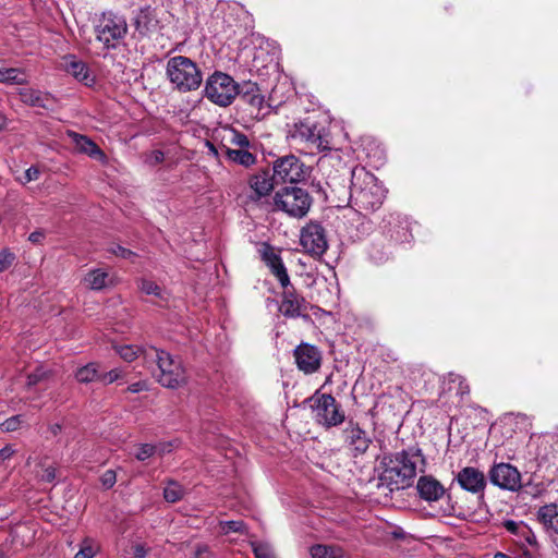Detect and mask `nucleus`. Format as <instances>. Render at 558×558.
Wrapping results in <instances>:
<instances>
[{"label": "nucleus", "instance_id": "48", "mask_svg": "<svg viewBox=\"0 0 558 558\" xmlns=\"http://www.w3.org/2000/svg\"><path fill=\"white\" fill-rule=\"evenodd\" d=\"M15 450L11 445H7L0 449V462H4L7 459L11 458Z\"/></svg>", "mask_w": 558, "mask_h": 558}, {"label": "nucleus", "instance_id": "27", "mask_svg": "<svg viewBox=\"0 0 558 558\" xmlns=\"http://www.w3.org/2000/svg\"><path fill=\"white\" fill-rule=\"evenodd\" d=\"M222 151L229 160L244 167H251L256 162V157L245 148L233 149L227 147V149Z\"/></svg>", "mask_w": 558, "mask_h": 558}, {"label": "nucleus", "instance_id": "2", "mask_svg": "<svg viewBox=\"0 0 558 558\" xmlns=\"http://www.w3.org/2000/svg\"><path fill=\"white\" fill-rule=\"evenodd\" d=\"M350 198L360 209L375 210L385 198V189L365 168L352 170Z\"/></svg>", "mask_w": 558, "mask_h": 558}, {"label": "nucleus", "instance_id": "58", "mask_svg": "<svg viewBox=\"0 0 558 558\" xmlns=\"http://www.w3.org/2000/svg\"><path fill=\"white\" fill-rule=\"evenodd\" d=\"M60 428H61V427H60V425H58V424H57V425H54V426H52V433L56 435V434L60 430Z\"/></svg>", "mask_w": 558, "mask_h": 558}, {"label": "nucleus", "instance_id": "28", "mask_svg": "<svg viewBox=\"0 0 558 558\" xmlns=\"http://www.w3.org/2000/svg\"><path fill=\"white\" fill-rule=\"evenodd\" d=\"M312 558H344L343 550L337 546L315 545L311 548Z\"/></svg>", "mask_w": 558, "mask_h": 558}, {"label": "nucleus", "instance_id": "25", "mask_svg": "<svg viewBox=\"0 0 558 558\" xmlns=\"http://www.w3.org/2000/svg\"><path fill=\"white\" fill-rule=\"evenodd\" d=\"M136 31L142 35H148L157 29L158 21L150 8L141 9L134 20Z\"/></svg>", "mask_w": 558, "mask_h": 558}, {"label": "nucleus", "instance_id": "40", "mask_svg": "<svg viewBox=\"0 0 558 558\" xmlns=\"http://www.w3.org/2000/svg\"><path fill=\"white\" fill-rule=\"evenodd\" d=\"M48 376V371L43 366H38L33 373L27 376V386L32 387L43 381Z\"/></svg>", "mask_w": 558, "mask_h": 558}, {"label": "nucleus", "instance_id": "31", "mask_svg": "<svg viewBox=\"0 0 558 558\" xmlns=\"http://www.w3.org/2000/svg\"><path fill=\"white\" fill-rule=\"evenodd\" d=\"M20 96L23 102L31 105V106H37V107H45L44 105V96L40 92L33 89V88H23L20 90Z\"/></svg>", "mask_w": 558, "mask_h": 558}, {"label": "nucleus", "instance_id": "9", "mask_svg": "<svg viewBox=\"0 0 558 558\" xmlns=\"http://www.w3.org/2000/svg\"><path fill=\"white\" fill-rule=\"evenodd\" d=\"M290 136L294 143L303 145V149L311 155L327 148V142L323 138L320 130L308 120L295 123Z\"/></svg>", "mask_w": 558, "mask_h": 558}, {"label": "nucleus", "instance_id": "43", "mask_svg": "<svg viewBox=\"0 0 558 558\" xmlns=\"http://www.w3.org/2000/svg\"><path fill=\"white\" fill-rule=\"evenodd\" d=\"M101 485L109 489L111 488L116 482H117V474L113 470H107L100 477Z\"/></svg>", "mask_w": 558, "mask_h": 558}, {"label": "nucleus", "instance_id": "57", "mask_svg": "<svg viewBox=\"0 0 558 558\" xmlns=\"http://www.w3.org/2000/svg\"><path fill=\"white\" fill-rule=\"evenodd\" d=\"M7 125V119L3 114L0 113V130L4 129Z\"/></svg>", "mask_w": 558, "mask_h": 558}, {"label": "nucleus", "instance_id": "7", "mask_svg": "<svg viewBox=\"0 0 558 558\" xmlns=\"http://www.w3.org/2000/svg\"><path fill=\"white\" fill-rule=\"evenodd\" d=\"M96 39L105 48H116L128 33V24L122 15L104 12L95 25Z\"/></svg>", "mask_w": 558, "mask_h": 558}, {"label": "nucleus", "instance_id": "21", "mask_svg": "<svg viewBox=\"0 0 558 558\" xmlns=\"http://www.w3.org/2000/svg\"><path fill=\"white\" fill-rule=\"evenodd\" d=\"M83 283L90 290L101 291L117 284L116 277L102 268L90 269L83 278Z\"/></svg>", "mask_w": 558, "mask_h": 558}, {"label": "nucleus", "instance_id": "45", "mask_svg": "<svg viewBox=\"0 0 558 558\" xmlns=\"http://www.w3.org/2000/svg\"><path fill=\"white\" fill-rule=\"evenodd\" d=\"M39 175H40V170L38 167L36 166H32L29 167L25 173H24V179L22 180V183L26 184V183H29L32 181H36L39 179Z\"/></svg>", "mask_w": 558, "mask_h": 558}, {"label": "nucleus", "instance_id": "3", "mask_svg": "<svg viewBox=\"0 0 558 558\" xmlns=\"http://www.w3.org/2000/svg\"><path fill=\"white\" fill-rule=\"evenodd\" d=\"M166 74L173 88L182 93L198 89L203 82L202 71L197 64L184 56L171 57L167 61Z\"/></svg>", "mask_w": 558, "mask_h": 558}, {"label": "nucleus", "instance_id": "15", "mask_svg": "<svg viewBox=\"0 0 558 558\" xmlns=\"http://www.w3.org/2000/svg\"><path fill=\"white\" fill-rule=\"evenodd\" d=\"M454 480L463 490L475 495L483 494L487 484L485 474L474 466L461 469Z\"/></svg>", "mask_w": 558, "mask_h": 558}, {"label": "nucleus", "instance_id": "47", "mask_svg": "<svg viewBox=\"0 0 558 558\" xmlns=\"http://www.w3.org/2000/svg\"><path fill=\"white\" fill-rule=\"evenodd\" d=\"M146 389H147V384H146V381H143V380L131 384L128 387V391H130L132 393H137V392L144 391Z\"/></svg>", "mask_w": 558, "mask_h": 558}, {"label": "nucleus", "instance_id": "55", "mask_svg": "<svg viewBox=\"0 0 558 558\" xmlns=\"http://www.w3.org/2000/svg\"><path fill=\"white\" fill-rule=\"evenodd\" d=\"M147 555V549L143 545H136L134 547V556L136 558H145Z\"/></svg>", "mask_w": 558, "mask_h": 558}, {"label": "nucleus", "instance_id": "51", "mask_svg": "<svg viewBox=\"0 0 558 558\" xmlns=\"http://www.w3.org/2000/svg\"><path fill=\"white\" fill-rule=\"evenodd\" d=\"M157 447V453L159 456H162L165 453L171 452L172 450V444L171 442H162L155 445Z\"/></svg>", "mask_w": 558, "mask_h": 558}, {"label": "nucleus", "instance_id": "60", "mask_svg": "<svg viewBox=\"0 0 558 558\" xmlns=\"http://www.w3.org/2000/svg\"><path fill=\"white\" fill-rule=\"evenodd\" d=\"M0 558H3V556H2V555H0Z\"/></svg>", "mask_w": 558, "mask_h": 558}, {"label": "nucleus", "instance_id": "17", "mask_svg": "<svg viewBox=\"0 0 558 558\" xmlns=\"http://www.w3.org/2000/svg\"><path fill=\"white\" fill-rule=\"evenodd\" d=\"M66 136L74 144L77 153L87 155L88 157L96 159L101 162H106V154L99 148V146L86 135L76 133L74 131H68Z\"/></svg>", "mask_w": 558, "mask_h": 558}, {"label": "nucleus", "instance_id": "4", "mask_svg": "<svg viewBox=\"0 0 558 558\" xmlns=\"http://www.w3.org/2000/svg\"><path fill=\"white\" fill-rule=\"evenodd\" d=\"M145 359L156 362L159 369L156 377L163 387L178 388L185 383V369L179 357L151 347L145 351Z\"/></svg>", "mask_w": 558, "mask_h": 558}, {"label": "nucleus", "instance_id": "20", "mask_svg": "<svg viewBox=\"0 0 558 558\" xmlns=\"http://www.w3.org/2000/svg\"><path fill=\"white\" fill-rule=\"evenodd\" d=\"M416 489L422 499L433 502L437 501L446 493L442 484L433 476H421L417 481Z\"/></svg>", "mask_w": 558, "mask_h": 558}, {"label": "nucleus", "instance_id": "19", "mask_svg": "<svg viewBox=\"0 0 558 558\" xmlns=\"http://www.w3.org/2000/svg\"><path fill=\"white\" fill-rule=\"evenodd\" d=\"M62 65L66 73L86 86L94 83V76L92 75L87 64L82 60H78L76 57L71 54L65 56L63 58Z\"/></svg>", "mask_w": 558, "mask_h": 558}, {"label": "nucleus", "instance_id": "44", "mask_svg": "<svg viewBox=\"0 0 558 558\" xmlns=\"http://www.w3.org/2000/svg\"><path fill=\"white\" fill-rule=\"evenodd\" d=\"M504 526L508 532L512 534H520L526 529L523 522H517L513 520L505 521Z\"/></svg>", "mask_w": 558, "mask_h": 558}, {"label": "nucleus", "instance_id": "23", "mask_svg": "<svg viewBox=\"0 0 558 558\" xmlns=\"http://www.w3.org/2000/svg\"><path fill=\"white\" fill-rule=\"evenodd\" d=\"M216 138H220V148L226 150L227 147L238 146L246 148L250 145L247 136L233 128H221L216 131Z\"/></svg>", "mask_w": 558, "mask_h": 558}, {"label": "nucleus", "instance_id": "10", "mask_svg": "<svg viewBox=\"0 0 558 558\" xmlns=\"http://www.w3.org/2000/svg\"><path fill=\"white\" fill-rule=\"evenodd\" d=\"M307 177V169L295 156L288 155L274 162V179L282 183H298Z\"/></svg>", "mask_w": 558, "mask_h": 558}, {"label": "nucleus", "instance_id": "11", "mask_svg": "<svg viewBox=\"0 0 558 558\" xmlns=\"http://www.w3.org/2000/svg\"><path fill=\"white\" fill-rule=\"evenodd\" d=\"M300 243L310 255L322 256L328 247L325 229L319 223L311 221L302 228Z\"/></svg>", "mask_w": 558, "mask_h": 558}, {"label": "nucleus", "instance_id": "53", "mask_svg": "<svg viewBox=\"0 0 558 558\" xmlns=\"http://www.w3.org/2000/svg\"><path fill=\"white\" fill-rule=\"evenodd\" d=\"M208 557V548L205 545H199L195 550V558H207Z\"/></svg>", "mask_w": 558, "mask_h": 558}, {"label": "nucleus", "instance_id": "5", "mask_svg": "<svg viewBox=\"0 0 558 558\" xmlns=\"http://www.w3.org/2000/svg\"><path fill=\"white\" fill-rule=\"evenodd\" d=\"M314 420L326 428L341 425L345 420L344 411L329 393L316 391L307 399Z\"/></svg>", "mask_w": 558, "mask_h": 558}, {"label": "nucleus", "instance_id": "30", "mask_svg": "<svg viewBox=\"0 0 558 558\" xmlns=\"http://www.w3.org/2000/svg\"><path fill=\"white\" fill-rule=\"evenodd\" d=\"M137 286L138 289L147 295L165 299V290L153 280L141 278L137 281Z\"/></svg>", "mask_w": 558, "mask_h": 558}, {"label": "nucleus", "instance_id": "42", "mask_svg": "<svg viewBox=\"0 0 558 558\" xmlns=\"http://www.w3.org/2000/svg\"><path fill=\"white\" fill-rule=\"evenodd\" d=\"M15 256L8 250L0 252V272L7 270L14 262Z\"/></svg>", "mask_w": 558, "mask_h": 558}, {"label": "nucleus", "instance_id": "52", "mask_svg": "<svg viewBox=\"0 0 558 558\" xmlns=\"http://www.w3.org/2000/svg\"><path fill=\"white\" fill-rule=\"evenodd\" d=\"M41 478L46 482H52L56 478V471L53 468H47L41 475Z\"/></svg>", "mask_w": 558, "mask_h": 558}, {"label": "nucleus", "instance_id": "56", "mask_svg": "<svg viewBox=\"0 0 558 558\" xmlns=\"http://www.w3.org/2000/svg\"><path fill=\"white\" fill-rule=\"evenodd\" d=\"M43 233L41 232H33L29 234V241H32L33 243H38L40 242V240L43 239Z\"/></svg>", "mask_w": 558, "mask_h": 558}, {"label": "nucleus", "instance_id": "18", "mask_svg": "<svg viewBox=\"0 0 558 558\" xmlns=\"http://www.w3.org/2000/svg\"><path fill=\"white\" fill-rule=\"evenodd\" d=\"M536 520L549 537L558 536V504L550 502L539 507Z\"/></svg>", "mask_w": 558, "mask_h": 558}, {"label": "nucleus", "instance_id": "39", "mask_svg": "<svg viewBox=\"0 0 558 558\" xmlns=\"http://www.w3.org/2000/svg\"><path fill=\"white\" fill-rule=\"evenodd\" d=\"M157 453V447L151 444H143L140 446L138 451L135 457L140 461H145L148 458L155 456Z\"/></svg>", "mask_w": 558, "mask_h": 558}, {"label": "nucleus", "instance_id": "41", "mask_svg": "<svg viewBox=\"0 0 558 558\" xmlns=\"http://www.w3.org/2000/svg\"><path fill=\"white\" fill-rule=\"evenodd\" d=\"M22 422V415H14L1 423L0 428L2 432H14L20 428Z\"/></svg>", "mask_w": 558, "mask_h": 558}, {"label": "nucleus", "instance_id": "46", "mask_svg": "<svg viewBox=\"0 0 558 558\" xmlns=\"http://www.w3.org/2000/svg\"><path fill=\"white\" fill-rule=\"evenodd\" d=\"M248 104L258 110L264 108L265 99L260 94H253L248 96Z\"/></svg>", "mask_w": 558, "mask_h": 558}, {"label": "nucleus", "instance_id": "6", "mask_svg": "<svg viewBox=\"0 0 558 558\" xmlns=\"http://www.w3.org/2000/svg\"><path fill=\"white\" fill-rule=\"evenodd\" d=\"M275 207L293 218H303L312 206L307 191L298 186H288L278 191L274 198Z\"/></svg>", "mask_w": 558, "mask_h": 558}, {"label": "nucleus", "instance_id": "24", "mask_svg": "<svg viewBox=\"0 0 558 558\" xmlns=\"http://www.w3.org/2000/svg\"><path fill=\"white\" fill-rule=\"evenodd\" d=\"M274 175L270 177L269 172L263 171L252 175L248 180V185L256 197L260 198L274 190Z\"/></svg>", "mask_w": 558, "mask_h": 558}, {"label": "nucleus", "instance_id": "8", "mask_svg": "<svg viewBox=\"0 0 558 558\" xmlns=\"http://www.w3.org/2000/svg\"><path fill=\"white\" fill-rule=\"evenodd\" d=\"M204 92L211 102L227 107L239 95V85L230 75L217 71L206 80Z\"/></svg>", "mask_w": 558, "mask_h": 558}, {"label": "nucleus", "instance_id": "14", "mask_svg": "<svg viewBox=\"0 0 558 558\" xmlns=\"http://www.w3.org/2000/svg\"><path fill=\"white\" fill-rule=\"evenodd\" d=\"M342 436L345 446L354 457L365 453L372 442L368 434L353 421L348 422L347 427L342 430Z\"/></svg>", "mask_w": 558, "mask_h": 558}, {"label": "nucleus", "instance_id": "1", "mask_svg": "<svg viewBox=\"0 0 558 558\" xmlns=\"http://www.w3.org/2000/svg\"><path fill=\"white\" fill-rule=\"evenodd\" d=\"M420 463L424 464L420 449L385 454L380 461L383 470L379 481L390 490L409 487L416 476Z\"/></svg>", "mask_w": 558, "mask_h": 558}, {"label": "nucleus", "instance_id": "36", "mask_svg": "<svg viewBox=\"0 0 558 558\" xmlns=\"http://www.w3.org/2000/svg\"><path fill=\"white\" fill-rule=\"evenodd\" d=\"M252 548L255 558H274L272 549L266 543L253 542Z\"/></svg>", "mask_w": 558, "mask_h": 558}, {"label": "nucleus", "instance_id": "29", "mask_svg": "<svg viewBox=\"0 0 558 558\" xmlns=\"http://www.w3.org/2000/svg\"><path fill=\"white\" fill-rule=\"evenodd\" d=\"M99 372L95 363H89L77 369L75 377L80 383L99 381Z\"/></svg>", "mask_w": 558, "mask_h": 558}, {"label": "nucleus", "instance_id": "49", "mask_svg": "<svg viewBox=\"0 0 558 558\" xmlns=\"http://www.w3.org/2000/svg\"><path fill=\"white\" fill-rule=\"evenodd\" d=\"M112 253L123 258H129L131 257V255H133V253L130 250L124 248L120 245H117L114 248H112Z\"/></svg>", "mask_w": 558, "mask_h": 558}, {"label": "nucleus", "instance_id": "16", "mask_svg": "<svg viewBox=\"0 0 558 558\" xmlns=\"http://www.w3.org/2000/svg\"><path fill=\"white\" fill-rule=\"evenodd\" d=\"M298 367L305 374H312L319 368V351L310 344H301L294 351Z\"/></svg>", "mask_w": 558, "mask_h": 558}, {"label": "nucleus", "instance_id": "35", "mask_svg": "<svg viewBox=\"0 0 558 558\" xmlns=\"http://www.w3.org/2000/svg\"><path fill=\"white\" fill-rule=\"evenodd\" d=\"M124 378V372L122 368H113L107 373L100 374L99 381L104 385H110L114 381Z\"/></svg>", "mask_w": 558, "mask_h": 558}, {"label": "nucleus", "instance_id": "54", "mask_svg": "<svg viewBox=\"0 0 558 558\" xmlns=\"http://www.w3.org/2000/svg\"><path fill=\"white\" fill-rule=\"evenodd\" d=\"M206 147L208 148V153L211 154L215 158H218L219 150H222L220 147L218 148L213 142L207 141Z\"/></svg>", "mask_w": 558, "mask_h": 558}, {"label": "nucleus", "instance_id": "50", "mask_svg": "<svg viewBox=\"0 0 558 558\" xmlns=\"http://www.w3.org/2000/svg\"><path fill=\"white\" fill-rule=\"evenodd\" d=\"M369 257L377 264L379 263H383L384 260L387 259V254L386 253H379L377 251H375V248H373L371 252H369Z\"/></svg>", "mask_w": 558, "mask_h": 558}, {"label": "nucleus", "instance_id": "13", "mask_svg": "<svg viewBox=\"0 0 558 558\" xmlns=\"http://www.w3.org/2000/svg\"><path fill=\"white\" fill-rule=\"evenodd\" d=\"M258 253L271 274L278 279L281 287L288 288L290 286V278L279 252L270 244L263 242L258 246Z\"/></svg>", "mask_w": 558, "mask_h": 558}, {"label": "nucleus", "instance_id": "26", "mask_svg": "<svg viewBox=\"0 0 558 558\" xmlns=\"http://www.w3.org/2000/svg\"><path fill=\"white\" fill-rule=\"evenodd\" d=\"M0 83L25 85L28 83V77L22 69L0 66Z\"/></svg>", "mask_w": 558, "mask_h": 558}, {"label": "nucleus", "instance_id": "59", "mask_svg": "<svg viewBox=\"0 0 558 558\" xmlns=\"http://www.w3.org/2000/svg\"><path fill=\"white\" fill-rule=\"evenodd\" d=\"M494 558H509V557L502 553H497Z\"/></svg>", "mask_w": 558, "mask_h": 558}, {"label": "nucleus", "instance_id": "33", "mask_svg": "<svg viewBox=\"0 0 558 558\" xmlns=\"http://www.w3.org/2000/svg\"><path fill=\"white\" fill-rule=\"evenodd\" d=\"M138 347L134 345H121L117 349L118 354L126 362L134 361L141 353L145 355V351Z\"/></svg>", "mask_w": 558, "mask_h": 558}, {"label": "nucleus", "instance_id": "38", "mask_svg": "<svg viewBox=\"0 0 558 558\" xmlns=\"http://www.w3.org/2000/svg\"><path fill=\"white\" fill-rule=\"evenodd\" d=\"M220 531L223 534H229L232 532H243L244 531V523L243 521H221L219 523Z\"/></svg>", "mask_w": 558, "mask_h": 558}, {"label": "nucleus", "instance_id": "22", "mask_svg": "<svg viewBox=\"0 0 558 558\" xmlns=\"http://www.w3.org/2000/svg\"><path fill=\"white\" fill-rule=\"evenodd\" d=\"M283 292L282 302L280 304V312L287 317H299L306 310L305 300L298 295L293 290Z\"/></svg>", "mask_w": 558, "mask_h": 558}, {"label": "nucleus", "instance_id": "34", "mask_svg": "<svg viewBox=\"0 0 558 558\" xmlns=\"http://www.w3.org/2000/svg\"><path fill=\"white\" fill-rule=\"evenodd\" d=\"M184 489L178 483H169L163 490L165 499L169 502H175L183 497Z\"/></svg>", "mask_w": 558, "mask_h": 558}, {"label": "nucleus", "instance_id": "32", "mask_svg": "<svg viewBox=\"0 0 558 558\" xmlns=\"http://www.w3.org/2000/svg\"><path fill=\"white\" fill-rule=\"evenodd\" d=\"M99 549V546L96 542L90 538H85L82 544L80 550L75 554L73 558H94Z\"/></svg>", "mask_w": 558, "mask_h": 558}, {"label": "nucleus", "instance_id": "37", "mask_svg": "<svg viewBox=\"0 0 558 558\" xmlns=\"http://www.w3.org/2000/svg\"><path fill=\"white\" fill-rule=\"evenodd\" d=\"M165 160V153L160 149L148 151L144 156V162L149 167L160 165Z\"/></svg>", "mask_w": 558, "mask_h": 558}, {"label": "nucleus", "instance_id": "12", "mask_svg": "<svg viewBox=\"0 0 558 558\" xmlns=\"http://www.w3.org/2000/svg\"><path fill=\"white\" fill-rule=\"evenodd\" d=\"M489 481L504 490L518 492L521 484V473L510 463H498L489 470Z\"/></svg>", "mask_w": 558, "mask_h": 558}]
</instances>
